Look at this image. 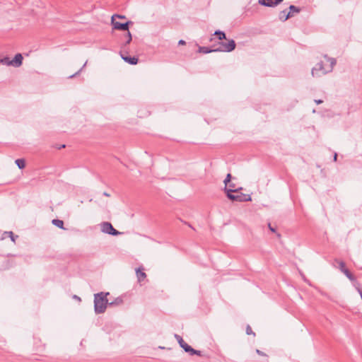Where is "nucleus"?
<instances>
[{
    "instance_id": "1",
    "label": "nucleus",
    "mask_w": 362,
    "mask_h": 362,
    "mask_svg": "<svg viewBox=\"0 0 362 362\" xmlns=\"http://www.w3.org/2000/svg\"><path fill=\"white\" fill-rule=\"evenodd\" d=\"M324 57L327 60L329 64L325 66L323 62H318L315 66L312 69L311 74L313 77H320L332 71L337 63L336 59L332 57H329L327 54H325Z\"/></svg>"
},
{
    "instance_id": "2",
    "label": "nucleus",
    "mask_w": 362,
    "mask_h": 362,
    "mask_svg": "<svg viewBox=\"0 0 362 362\" xmlns=\"http://www.w3.org/2000/svg\"><path fill=\"white\" fill-rule=\"evenodd\" d=\"M108 294H109V293H104L103 292H100V293L95 294V296H94V309H95V313L101 314L105 311V310L107 308V305L108 303L106 296Z\"/></svg>"
},
{
    "instance_id": "3",
    "label": "nucleus",
    "mask_w": 362,
    "mask_h": 362,
    "mask_svg": "<svg viewBox=\"0 0 362 362\" xmlns=\"http://www.w3.org/2000/svg\"><path fill=\"white\" fill-rule=\"evenodd\" d=\"M240 189H242V187L227 189V197L232 201L240 202L251 201L250 195L239 192Z\"/></svg>"
},
{
    "instance_id": "4",
    "label": "nucleus",
    "mask_w": 362,
    "mask_h": 362,
    "mask_svg": "<svg viewBox=\"0 0 362 362\" xmlns=\"http://www.w3.org/2000/svg\"><path fill=\"white\" fill-rule=\"evenodd\" d=\"M117 18H120V15L115 14L112 16L111 23L113 28L119 30H129V25L132 24V21H127L126 23H120L117 21Z\"/></svg>"
},
{
    "instance_id": "5",
    "label": "nucleus",
    "mask_w": 362,
    "mask_h": 362,
    "mask_svg": "<svg viewBox=\"0 0 362 362\" xmlns=\"http://www.w3.org/2000/svg\"><path fill=\"white\" fill-rule=\"evenodd\" d=\"M235 46V42L233 40H230L228 42H221L218 43V47L215 48V51L229 52L234 50Z\"/></svg>"
},
{
    "instance_id": "6",
    "label": "nucleus",
    "mask_w": 362,
    "mask_h": 362,
    "mask_svg": "<svg viewBox=\"0 0 362 362\" xmlns=\"http://www.w3.org/2000/svg\"><path fill=\"white\" fill-rule=\"evenodd\" d=\"M101 230L103 233L110 234L112 235H117L121 233L120 232L115 229L112 225L109 222H103L101 224Z\"/></svg>"
},
{
    "instance_id": "7",
    "label": "nucleus",
    "mask_w": 362,
    "mask_h": 362,
    "mask_svg": "<svg viewBox=\"0 0 362 362\" xmlns=\"http://www.w3.org/2000/svg\"><path fill=\"white\" fill-rule=\"evenodd\" d=\"M284 0H259L258 3L267 7H274L281 3Z\"/></svg>"
},
{
    "instance_id": "8",
    "label": "nucleus",
    "mask_w": 362,
    "mask_h": 362,
    "mask_svg": "<svg viewBox=\"0 0 362 362\" xmlns=\"http://www.w3.org/2000/svg\"><path fill=\"white\" fill-rule=\"evenodd\" d=\"M23 56L21 54H16L13 60H11L12 66L19 67L22 64Z\"/></svg>"
},
{
    "instance_id": "9",
    "label": "nucleus",
    "mask_w": 362,
    "mask_h": 362,
    "mask_svg": "<svg viewBox=\"0 0 362 362\" xmlns=\"http://www.w3.org/2000/svg\"><path fill=\"white\" fill-rule=\"evenodd\" d=\"M121 57L123 59V60L126 62H127L129 64L135 65L138 63V58L136 57H128V56H124L121 54Z\"/></svg>"
},
{
    "instance_id": "10",
    "label": "nucleus",
    "mask_w": 362,
    "mask_h": 362,
    "mask_svg": "<svg viewBox=\"0 0 362 362\" xmlns=\"http://www.w3.org/2000/svg\"><path fill=\"white\" fill-rule=\"evenodd\" d=\"M291 16H293V15L291 14V12H287L286 10H284V11H280V13L279 14V19L281 21L284 22L286 20H288L289 18H291Z\"/></svg>"
},
{
    "instance_id": "11",
    "label": "nucleus",
    "mask_w": 362,
    "mask_h": 362,
    "mask_svg": "<svg viewBox=\"0 0 362 362\" xmlns=\"http://www.w3.org/2000/svg\"><path fill=\"white\" fill-rule=\"evenodd\" d=\"M343 274L351 281L354 282V286L358 285V283L356 281L355 276L349 272L348 269H344Z\"/></svg>"
},
{
    "instance_id": "12",
    "label": "nucleus",
    "mask_w": 362,
    "mask_h": 362,
    "mask_svg": "<svg viewBox=\"0 0 362 362\" xmlns=\"http://www.w3.org/2000/svg\"><path fill=\"white\" fill-rule=\"evenodd\" d=\"M136 277L138 279V281L139 282L144 281L146 277V273L144 272L143 271H141L140 269V268H138L136 269Z\"/></svg>"
},
{
    "instance_id": "13",
    "label": "nucleus",
    "mask_w": 362,
    "mask_h": 362,
    "mask_svg": "<svg viewBox=\"0 0 362 362\" xmlns=\"http://www.w3.org/2000/svg\"><path fill=\"white\" fill-rule=\"evenodd\" d=\"M175 337L179 343L180 346L185 350V346L188 345L182 339V337L178 334H175Z\"/></svg>"
},
{
    "instance_id": "14",
    "label": "nucleus",
    "mask_w": 362,
    "mask_h": 362,
    "mask_svg": "<svg viewBox=\"0 0 362 362\" xmlns=\"http://www.w3.org/2000/svg\"><path fill=\"white\" fill-rule=\"evenodd\" d=\"M199 52L204 53V54H208L212 52H216L215 48L209 49L207 47H199Z\"/></svg>"
},
{
    "instance_id": "15",
    "label": "nucleus",
    "mask_w": 362,
    "mask_h": 362,
    "mask_svg": "<svg viewBox=\"0 0 362 362\" xmlns=\"http://www.w3.org/2000/svg\"><path fill=\"white\" fill-rule=\"evenodd\" d=\"M214 35H216L218 39L220 40H226V34L223 31L216 30V31H215Z\"/></svg>"
},
{
    "instance_id": "16",
    "label": "nucleus",
    "mask_w": 362,
    "mask_h": 362,
    "mask_svg": "<svg viewBox=\"0 0 362 362\" xmlns=\"http://www.w3.org/2000/svg\"><path fill=\"white\" fill-rule=\"evenodd\" d=\"M52 223L53 225H54L55 226L59 228H64V222L62 220H59V219H53L52 221Z\"/></svg>"
},
{
    "instance_id": "17",
    "label": "nucleus",
    "mask_w": 362,
    "mask_h": 362,
    "mask_svg": "<svg viewBox=\"0 0 362 362\" xmlns=\"http://www.w3.org/2000/svg\"><path fill=\"white\" fill-rule=\"evenodd\" d=\"M15 163L20 169H23L25 166V162L23 159H17Z\"/></svg>"
},
{
    "instance_id": "18",
    "label": "nucleus",
    "mask_w": 362,
    "mask_h": 362,
    "mask_svg": "<svg viewBox=\"0 0 362 362\" xmlns=\"http://www.w3.org/2000/svg\"><path fill=\"white\" fill-rule=\"evenodd\" d=\"M335 262L338 263L339 269L343 273L344 269H346V268L345 267V263L343 261L338 260V259H335Z\"/></svg>"
},
{
    "instance_id": "19",
    "label": "nucleus",
    "mask_w": 362,
    "mask_h": 362,
    "mask_svg": "<svg viewBox=\"0 0 362 362\" xmlns=\"http://www.w3.org/2000/svg\"><path fill=\"white\" fill-rule=\"evenodd\" d=\"M289 10H290L289 12H291V14H292V15H293V13H299L300 11V8H298V7H296L294 5H291L289 6Z\"/></svg>"
},
{
    "instance_id": "20",
    "label": "nucleus",
    "mask_w": 362,
    "mask_h": 362,
    "mask_svg": "<svg viewBox=\"0 0 362 362\" xmlns=\"http://www.w3.org/2000/svg\"><path fill=\"white\" fill-rule=\"evenodd\" d=\"M185 351L189 353L191 356L194 355V353H196V350L192 348L189 345H186L185 346Z\"/></svg>"
},
{
    "instance_id": "21",
    "label": "nucleus",
    "mask_w": 362,
    "mask_h": 362,
    "mask_svg": "<svg viewBox=\"0 0 362 362\" xmlns=\"http://www.w3.org/2000/svg\"><path fill=\"white\" fill-rule=\"evenodd\" d=\"M0 63L6 65H12L11 60H10L8 57H4L0 59Z\"/></svg>"
},
{
    "instance_id": "22",
    "label": "nucleus",
    "mask_w": 362,
    "mask_h": 362,
    "mask_svg": "<svg viewBox=\"0 0 362 362\" xmlns=\"http://www.w3.org/2000/svg\"><path fill=\"white\" fill-rule=\"evenodd\" d=\"M125 37L127 38V40L125 42V45H126L129 44L132 40V34L129 30L127 31V34L125 35Z\"/></svg>"
},
{
    "instance_id": "23",
    "label": "nucleus",
    "mask_w": 362,
    "mask_h": 362,
    "mask_svg": "<svg viewBox=\"0 0 362 362\" xmlns=\"http://www.w3.org/2000/svg\"><path fill=\"white\" fill-rule=\"evenodd\" d=\"M4 234L8 235L13 242H15L16 238H18L17 235H16V236L14 235V234L12 231L5 232Z\"/></svg>"
},
{
    "instance_id": "24",
    "label": "nucleus",
    "mask_w": 362,
    "mask_h": 362,
    "mask_svg": "<svg viewBox=\"0 0 362 362\" xmlns=\"http://www.w3.org/2000/svg\"><path fill=\"white\" fill-rule=\"evenodd\" d=\"M231 177H231V175H230V173L227 174L226 177L225 178V180H224V181H223V182H224L225 185H226V186H227V185H228V184L229 182H230Z\"/></svg>"
},
{
    "instance_id": "25",
    "label": "nucleus",
    "mask_w": 362,
    "mask_h": 362,
    "mask_svg": "<svg viewBox=\"0 0 362 362\" xmlns=\"http://www.w3.org/2000/svg\"><path fill=\"white\" fill-rule=\"evenodd\" d=\"M236 189L233 183L229 182L228 185H225V191L227 192V189Z\"/></svg>"
},
{
    "instance_id": "26",
    "label": "nucleus",
    "mask_w": 362,
    "mask_h": 362,
    "mask_svg": "<svg viewBox=\"0 0 362 362\" xmlns=\"http://www.w3.org/2000/svg\"><path fill=\"white\" fill-rule=\"evenodd\" d=\"M122 303V299L120 298H117L115 299V300L114 302H111L110 303V305H112L114 304H116V305H119V304H121Z\"/></svg>"
},
{
    "instance_id": "27",
    "label": "nucleus",
    "mask_w": 362,
    "mask_h": 362,
    "mask_svg": "<svg viewBox=\"0 0 362 362\" xmlns=\"http://www.w3.org/2000/svg\"><path fill=\"white\" fill-rule=\"evenodd\" d=\"M246 334L248 335H250V334L255 335V332H252V328L250 325H247L246 327Z\"/></svg>"
},
{
    "instance_id": "28",
    "label": "nucleus",
    "mask_w": 362,
    "mask_h": 362,
    "mask_svg": "<svg viewBox=\"0 0 362 362\" xmlns=\"http://www.w3.org/2000/svg\"><path fill=\"white\" fill-rule=\"evenodd\" d=\"M81 71V69H79V70H78L77 72H76L75 74H74L71 75L69 78H74V76H76V75H78V74L80 73V71Z\"/></svg>"
},
{
    "instance_id": "29",
    "label": "nucleus",
    "mask_w": 362,
    "mask_h": 362,
    "mask_svg": "<svg viewBox=\"0 0 362 362\" xmlns=\"http://www.w3.org/2000/svg\"><path fill=\"white\" fill-rule=\"evenodd\" d=\"M356 288L357 289L358 292L359 293L361 297V299H362V291L360 289L358 285H357L356 286H355Z\"/></svg>"
},
{
    "instance_id": "30",
    "label": "nucleus",
    "mask_w": 362,
    "mask_h": 362,
    "mask_svg": "<svg viewBox=\"0 0 362 362\" xmlns=\"http://www.w3.org/2000/svg\"><path fill=\"white\" fill-rule=\"evenodd\" d=\"M256 352H257V354H258L259 355H261V356H266V354H265L264 352H262V351H260V350H259V349H257V350H256Z\"/></svg>"
},
{
    "instance_id": "31",
    "label": "nucleus",
    "mask_w": 362,
    "mask_h": 362,
    "mask_svg": "<svg viewBox=\"0 0 362 362\" xmlns=\"http://www.w3.org/2000/svg\"><path fill=\"white\" fill-rule=\"evenodd\" d=\"M185 43H186V42H185V40H180L178 42V44H179V45H185Z\"/></svg>"
},
{
    "instance_id": "32",
    "label": "nucleus",
    "mask_w": 362,
    "mask_h": 362,
    "mask_svg": "<svg viewBox=\"0 0 362 362\" xmlns=\"http://www.w3.org/2000/svg\"><path fill=\"white\" fill-rule=\"evenodd\" d=\"M194 355L201 356L202 352L200 351L196 350V353H194Z\"/></svg>"
},
{
    "instance_id": "33",
    "label": "nucleus",
    "mask_w": 362,
    "mask_h": 362,
    "mask_svg": "<svg viewBox=\"0 0 362 362\" xmlns=\"http://www.w3.org/2000/svg\"><path fill=\"white\" fill-rule=\"evenodd\" d=\"M315 102L317 104H321V103H322L323 101L322 100L319 99V100H315Z\"/></svg>"
},
{
    "instance_id": "34",
    "label": "nucleus",
    "mask_w": 362,
    "mask_h": 362,
    "mask_svg": "<svg viewBox=\"0 0 362 362\" xmlns=\"http://www.w3.org/2000/svg\"><path fill=\"white\" fill-rule=\"evenodd\" d=\"M269 230L272 231V232H275V229L271 226V224L269 223Z\"/></svg>"
},
{
    "instance_id": "35",
    "label": "nucleus",
    "mask_w": 362,
    "mask_h": 362,
    "mask_svg": "<svg viewBox=\"0 0 362 362\" xmlns=\"http://www.w3.org/2000/svg\"><path fill=\"white\" fill-rule=\"evenodd\" d=\"M333 160L335 162L337 161V153H334Z\"/></svg>"
},
{
    "instance_id": "36",
    "label": "nucleus",
    "mask_w": 362,
    "mask_h": 362,
    "mask_svg": "<svg viewBox=\"0 0 362 362\" xmlns=\"http://www.w3.org/2000/svg\"><path fill=\"white\" fill-rule=\"evenodd\" d=\"M74 298L77 299V300H81V298H80V297H78V296H77L76 295H74Z\"/></svg>"
},
{
    "instance_id": "37",
    "label": "nucleus",
    "mask_w": 362,
    "mask_h": 362,
    "mask_svg": "<svg viewBox=\"0 0 362 362\" xmlns=\"http://www.w3.org/2000/svg\"><path fill=\"white\" fill-rule=\"evenodd\" d=\"M103 195L105 196V197H110V194L109 193L106 192H105L103 193Z\"/></svg>"
},
{
    "instance_id": "38",
    "label": "nucleus",
    "mask_w": 362,
    "mask_h": 362,
    "mask_svg": "<svg viewBox=\"0 0 362 362\" xmlns=\"http://www.w3.org/2000/svg\"><path fill=\"white\" fill-rule=\"evenodd\" d=\"M125 18V16H121L120 15V18Z\"/></svg>"
}]
</instances>
